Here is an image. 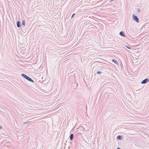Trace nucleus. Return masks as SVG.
Listing matches in <instances>:
<instances>
[{"instance_id":"1","label":"nucleus","mask_w":149,"mask_h":149,"mask_svg":"<svg viewBox=\"0 0 149 149\" xmlns=\"http://www.w3.org/2000/svg\"><path fill=\"white\" fill-rule=\"evenodd\" d=\"M21 75L25 79L28 80L29 81H31L32 82H34V81L30 77L26 75L22 74H21Z\"/></svg>"},{"instance_id":"2","label":"nucleus","mask_w":149,"mask_h":149,"mask_svg":"<svg viewBox=\"0 0 149 149\" xmlns=\"http://www.w3.org/2000/svg\"><path fill=\"white\" fill-rule=\"evenodd\" d=\"M133 19L134 20L136 21L137 22L139 23V20L136 16L135 15H133Z\"/></svg>"},{"instance_id":"3","label":"nucleus","mask_w":149,"mask_h":149,"mask_svg":"<svg viewBox=\"0 0 149 149\" xmlns=\"http://www.w3.org/2000/svg\"><path fill=\"white\" fill-rule=\"evenodd\" d=\"M149 81V79L146 78L141 82V84H145Z\"/></svg>"},{"instance_id":"4","label":"nucleus","mask_w":149,"mask_h":149,"mask_svg":"<svg viewBox=\"0 0 149 149\" xmlns=\"http://www.w3.org/2000/svg\"><path fill=\"white\" fill-rule=\"evenodd\" d=\"M119 34L122 36L123 37H126V36L124 34V33L123 31H120L119 33Z\"/></svg>"},{"instance_id":"5","label":"nucleus","mask_w":149,"mask_h":149,"mask_svg":"<svg viewBox=\"0 0 149 149\" xmlns=\"http://www.w3.org/2000/svg\"><path fill=\"white\" fill-rule=\"evenodd\" d=\"M73 136L74 135L73 134H70V141H71L73 140Z\"/></svg>"},{"instance_id":"6","label":"nucleus","mask_w":149,"mask_h":149,"mask_svg":"<svg viewBox=\"0 0 149 149\" xmlns=\"http://www.w3.org/2000/svg\"><path fill=\"white\" fill-rule=\"evenodd\" d=\"M17 26L19 28L21 26L20 23L19 21L17 22Z\"/></svg>"},{"instance_id":"7","label":"nucleus","mask_w":149,"mask_h":149,"mask_svg":"<svg viewBox=\"0 0 149 149\" xmlns=\"http://www.w3.org/2000/svg\"><path fill=\"white\" fill-rule=\"evenodd\" d=\"M122 136L120 135H118L117 137V139L118 140H121L122 139Z\"/></svg>"},{"instance_id":"8","label":"nucleus","mask_w":149,"mask_h":149,"mask_svg":"<svg viewBox=\"0 0 149 149\" xmlns=\"http://www.w3.org/2000/svg\"><path fill=\"white\" fill-rule=\"evenodd\" d=\"M102 1H101L100 2H97V3L98 4L97 5V6H100L101 4H102V3L103 2H102Z\"/></svg>"},{"instance_id":"9","label":"nucleus","mask_w":149,"mask_h":149,"mask_svg":"<svg viewBox=\"0 0 149 149\" xmlns=\"http://www.w3.org/2000/svg\"><path fill=\"white\" fill-rule=\"evenodd\" d=\"M53 1V5L54 6V7H55V6H56V4H55L54 3L56 2V1H54H54Z\"/></svg>"},{"instance_id":"10","label":"nucleus","mask_w":149,"mask_h":149,"mask_svg":"<svg viewBox=\"0 0 149 149\" xmlns=\"http://www.w3.org/2000/svg\"><path fill=\"white\" fill-rule=\"evenodd\" d=\"M25 20H24L22 21V24L24 26H25Z\"/></svg>"},{"instance_id":"11","label":"nucleus","mask_w":149,"mask_h":149,"mask_svg":"<svg viewBox=\"0 0 149 149\" xmlns=\"http://www.w3.org/2000/svg\"><path fill=\"white\" fill-rule=\"evenodd\" d=\"M112 61L114 63H117V61H116V60L115 59H112Z\"/></svg>"},{"instance_id":"12","label":"nucleus","mask_w":149,"mask_h":149,"mask_svg":"<svg viewBox=\"0 0 149 149\" xmlns=\"http://www.w3.org/2000/svg\"><path fill=\"white\" fill-rule=\"evenodd\" d=\"M102 72H100V71H97L96 72V74H99L101 73H102Z\"/></svg>"},{"instance_id":"13","label":"nucleus","mask_w":149,"mask_h":149,"mask_svg":"<svg viewBox=\"0 0 149 149\" xmlns=\"http://www.w3.org/2000/svg\"><path fill=\"white\" fill-rule=\"evenodd\" d=\"M75 15V13H73L72 15V16H71V18H72Z\"/></svg>"},{"instance_id":"14","label":"nucleus","mask_w":149,"mask_h":149,"mask_svg":"<svg viewBox=\"0 0 149 149\" xmlns=\"http://www.w3.org/2000/svg\"><path fill=\"white\" fill-rule=\"evenodd\" d=\"M137 11L138 12H140V9L139 8H138L137 10Z\"/></svg>"},{"instance_id":"15","label":"nucleus","mask_w":149,"mask_h":149,"mask_svg":"<svg viewBox=\"0 0 149 149\" xmlns=\"http://www.w3.org/2000/svg\"><path fill=\"white\" fill-rule=\"evenodd\" d=\"M126 47L127 48H128V49H131V48H130V47H128L127 46H126Z\"/></svg>"},{"instance_id":"16","label":"nucleus","mask_w":149,"mask_h":149,"mask_svg":"<svg viewBox=\"0 0 149 149\" xmlns=\"http://www.w3.org/2000/svg\"><path fill=\"white\" fill-rule=\"evenodd\" d=\"M2 127L0 125V129H2Z\"/></svg>"},{"instance_id":"17","label":"nucleus","mask_w":149,"mask_h":149,"mask_svg":"<svg viewBox=\"0 0 149 149\" xmlns=\"http://www.w3.org/2000/svg\"><path fill=\"white\" fill-rule=\"evenodd\" d=\"M26 123H27L26 122H24V124H26Z\"/></svg>"},{"instance_id":"18","label":"nucleus","mask_w":149,"mask_h":149,"mask_svg":"<svg viewBox=\"0 0 149 149\" xmlns=\"http://www.w3.org/2000/svg\"><path fill=\"white\" fill-rule=\"evenodd\" d=\"M117 149H120V148H117Z\"/></svg>"},{"instance_id":"19","label":"nucleus","mask_w":149,"mask_h":149,"mask_svg":"<svg viewBox=\"0 0 149 149\" xmlns=\"http://www.w3.org/2000/svg\"><path fill=\"white\" fill-rule=\"evenodd\" d=\"M29 122H26V123H29Z\"/></svg>"},{"instance_id":"20","label":"nucleus","mask_w":149,"mask_h":149,"mask_svg":"<svg viewBox=\"0 0 149 149\" xmlns=\"http://www.w3.org/2000/svg\"><path fill=\"white\" fill-rule=\"evenodd\" d=\"M112 1V0H111V1H109V2H111V1Z\"/></svg>"},{"instance_id":"21","label":"nucleus","mask_w":149,"mask_h":149,"mask_svg":"<svg viewBox=\"0 0 149 149\" xmlns=\"http://www.w3.org/2000/svg\"><path fill=\"white\" fill-rule=\"evenodd\" d=\"M51 4H52V1H51Z\"/></svg>"}]
</instances>
